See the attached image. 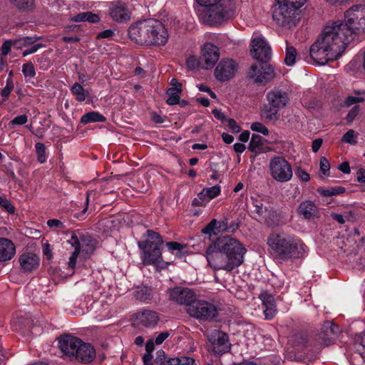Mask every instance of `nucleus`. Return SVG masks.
I'll list each match as a JSON object with an SVG mask.
<instances>
[{
    "mask_svg": "<svg viewBox=\"0 0 365 365\" xmlns=\"http://www.w3.org/2000/svg\"><path fill=\"white\" fill-rule=\"evenodd\" d=\"M267 103L263 105L262 116L268 120H277L279 118V110L289 102L288 93L282 90H273L266 95Z\"/></svg>",
    "mask_w": 365,
    "mask_h": 365,
    "instance_id": "obj_10",
    "label": "nucleus"
},
{
    "mask_svg": "<svg viewBox=\"0 0 365 365\" xmlns=\"http://www.w3.org/2000/svg\"><path fill=\"white\" fill-rule=\"evenodd\" d=\"M96 357V350L90 344L83 342L81 340L79 346L76 351L73 359L84 363L89 364L93 361Z\"/></svg>",
    "mask_w": 365,
    "mask_h": 365,
    "instance_id": "obj_24",
    "label": "nucleus"
},
{
    "mask_svg": "<svg viewBox=\"0 0 365 365\" xmlns=\"http://www.w3.org/2000/svg\"><path fill=\"white\" fill-rule=\"evenodd\" d=\"M339 327L332 322L326 321L322 324L321 331L317 334V340L319 343L323 344L326 346L331 344L334 336L339 332Z\"/></svg>",
    "mask_w": 365,
    "mask_h": 365,
    "instance_id": "obj_21",
    "label": "nucleus"
},
{
    "mask_svg": "<svg viewBox=\"0 0 365 365\" xmlns=\"http://www.w3.org/2000/svg\"><path fill=\"white\" fill-rule=\"evenodd\" d=\"M356 138L355 131L354 130H349L342 136L341 141L350 145H355L357 143Z\"/></svg>",
    "mask_w": 365,
    "mask_h": 365,
    "instance_id": "obj_49",
    "label": "nucleus"
},
{
    "mask_svg": "<svg viewBox=\"0 0 365 365\" xmlns=\"http://www.w3.org/2000/svg\"><path fill=\"white\" fill-rule=\"evenodd\" d=\"M359 113V106H354L347 113L346 120L347 122H352Z\"/></svg>",
    "mask_w": 365,
    "mask_h": 365,
    "instance_id": "obj_56",
    "label": "nucleus"
},
{
    "mask_svg": "<svg viewBox=\"0 0 365 365\" xmlns=\"http://www.w3.org/2000/svg\"><path fill=\"white\" fill-rule=\"evenodd\" d=\"M67 242L74 248V251L69 257L67 269L73 272L80 253L86 256L93 254L96 249L95 241L91 235L76 231L71 233V237Z\"/></svg>",
    "mask_w": 365,
    "mask_h": 365,
    "instance_id": "obj_8",
    "label": "nucleus"
},
{
    "mask_svg": "<svg viewBox=\"0 0 365 365\" xmlns=\"http://www.w3.org/2000/svg\"><path fill=\"white\" fill-rule=\"evenodd\" d=\"M269 169L272 177L280 182L289 181L293 175L292 165L282 156H274L270 160Z\"/></svg>",
    "mask_w": 365,
    "mask_h": 365,
    "instance_id": "obj_11",
    "label": "nucleus"
},
{
    "mask_svg": "<svg viewBox=\"0 0 365 365\" xmlns=\"http://www.w3.org/2000/svg\"><path fill=\"white\" fill-rule=\"evenodd\" d=\"M0 207L9 214H14L16 210L15 207L12 205L11 201L2 196H0Z\"/></svg>",
    "mask_w": 365,
    "mask_h": 365,
    "instance_id": "obj_46",
    "label": "nucleus"
},
{
    "mask_svg": "<svg viewBox=\"0 0 365 365\" xmlns=\"http://www.w3.org/2000/svg\"><path fill=\"white\" fill-rule=\"evenodd\" d=\"M13 326L16 330H21L25 335L34 334L32 329L34 328V321L24 316L18 317L13 320Z\"/></svg>",
    "mask_w": 365,
    "mask_h": 365,
    "instance_id": "obj_26",
    "label": "nucleus"
},
{
    "mask_svg": "<svg viewBox=\"0 0 365 365\" xmlns=\"http://www.w3.org/2000/svg\"><path fill=\"white\" fill-rule=\"evenodd\" d=\"M128 34L131 41L136 43L148 45L146 20L131 25L128 30Z\"/></svg>",
    "mask_w": 365,
    "mask_h": 365,
    "instance_id": "obj_18",
    "label": "nucleus"
},
{
    "mask_svg": "<svg viewBox=\"0 0 365 365\" xmlns=\"http://www.w3.org/2000/svg\"><path fill=\"white\" fill-rule=\"evenodd\" d=\"M317 207L313 201L305 200L302 202L297 209V212L306 220L312 219L317 213Z\"/></svg>",
    "mask_w": 365,
    "mask_h": 365,
    "instance_id": "obj_28",
    "label": "nucleus"
},
{
    "mask_svg": "<svg viewBox=\"0 0 365 365\" xmlns=\"http://www.w3.org/2000/svg\"><path fill=\"white\" fill-rule=\"evenodd\" d=\"M115 35L114 31L112 29H106L98 34L96 38H107L111 39Z\"/></svg>",
    "mask_w": 365,
    "mask_h": 365,
    "instance_id": "obj_59",
    "label": "nucleus"
},
{
    "mask_svg": "<svg viewBox=\"0 0 365 365\" xmlns=\"http://www.w3.org/2000/svg\"><path fill=\"white\" fill-rule=\"evenodd\" d=\"M346 191L345 187L336 186L329 188H319L318 192L324 197H330L344 193Z\"/></svg>",
    "mask_w": 365,
    "mask_h": 365,
    "instance_id": "obj_37",
    "label": "nucleus"
},
{
    "mask_svg": "<svg viewBox=\"0 0 365 365\" xmlns=\"http://www.w3.org/2000/svg\"><path fill=\"white\" fill-rule=\"evenodd\" d=\"M357 33L356 26L348 23L345 18L326 26L309 48L311 58L319 65L338 60Z\"/></svg>",
    "mask_w": 365,
    "mask_h": 365,
    "instance_id": "obj_1",
    "label": "nucleus"
},
{
    "mask_svg": "<svg viewBox=\"0 0 365 365\" xmlns=\"http://www.w3.org/2000/svg\"><path fill=\"white\" fill-rule=\"evenodd\" d=\"M81 340L76 336L66 334L62 336L58 341V346L64 355L73 358L77 348Z\"/></svg>",
    "mask_w": 365,
    "mask_h": 365,
    "instance_id": "obj_22",
    "label": "nucleus"
},
{
    "mask_svg": "<svg viewBox=\"0 0 365 365\" xmlns=\"http://www.w3.org/2000/svg\"><path fill=\"white\" fill-rule=\"evenodd\" d=\"M12 75L13 72L11 71L9 75V77L6 79L5 87L1 91V96L3 98V101H6L9 99L11 92L14 89Z\"/></svg>",
    "mask_w": 365,
    "mask_h": 365,
    "instance_id": "obj_39",
    "label": "nucleus"
},
{
    "mask_svg": "<svg viewBox=\"0 0 365 365\" xmlns=\"http://www.w3.org/2000/svg\"><path fill=\"white\" fill-rule=\"evenodd\" d=\"M14 5L21 11L31 10L34 5V0H11Z\"/></svg>",
    "mask_w": 365,
    "mask_h": 365,
    "instance_id": "obj_42",
    "label": "nucleus"
},
{
    "mask_svg": "<svg viewBox=\"0 0 365 365\" xmlns=\"http://www.w3.org/2000/svg\"><path fill=\"white\" fill-rule=\"evenodd\" d=\"M307 0H276L279 7L272 15L277 25L286 29L294 27L300 20L299 9Z\"/></svg>",
    "mask_w": 365,
    "mask_h": 365,
    "instance_id": "obj_7",
    "label": "nucleus"
},
{
    "mask_svg": "<svg viewBox=\"0 0 365 365\" xmlns=\"http://www.w3.org/2000/svg\"><path fill=\"white\" fill-rule=\"evenodd\" d=\"M345 20L352 26H356L357 31L365 30V4H357L344 13Z\"/></svg>",
    "mask_w": 365,
    "mask_h": 365,
    "instance_id": "obj_15",
    "label": "nucleus"
},
{
    "mask_svg": "<svg viewBox=\"0 0 365 365\" xmlns=\"http://www.w3.org/2000/svg\"><path fill=\"white\" fill-rule=\"evenodd\" d=\"M227 126L232 133H237L240 131L241 128L237 122L232 118H227Z\"/></svg>",
    "mask_w": 365,
    "mask_h": 365,
    "instance_id": "obj_57",
    "label": "nucleus"
},
{
    "mask_svg": "<svg viewBox=\"0 0 365 365\" xmlns=\"http://www.w3.org/2000/svg\"><path fill=\"white\" fill-rule=\"evenodd\" d=\"M40 38L41 37L36 36L22 37L14 41V47L18 49L28 47L36 43Z\"/></svg>",
    "mask_w": 365,
    "mask_h": 365,
    "instance_id": "obj_35",
    "label": "nucleus"
},
{
    "mask_svg": "<svg viewBox=\"0 0 365 365\" xmlns=\"http://www.w3.org/2000/svg\"><path fill=\"white\" fill-rule=\"evenodd\" d=\"M250 128L252 130L262 133L264 135H269V130L268 128L263 125L262 123L259 122H255L252 123L250 125Z\"/></svg>",
    "mask_w": 365,
    "mask_h": 365,
    "instance_id": "obj_50",
    "label": "nucleus"
},
{
    "mask_svg": "<svg viewBox=\"0 0 365 365\" xmlns=\"http://www.w3.org/2000/svg\"><path fill=\"white\" fill-rule=\"evenodd\" d=\"M195 361L194 359L187 356L179 357V365H195Z\"/></svg>",
    "mask_w": 365,
    "mask_h": 365,
    "instance_id": "obj_63",
    "label": "nucleus"
},
{
    "mask_svg": "<svg viewBox=\"0 0 365 365\" xmlns=\"http://www.w3.org/2000/svg\"><path fill=\"white\" fill-rule=\"evenodd\" d=\"M267 243L271 255L281 262L303 259L307 250L300 238L284 232H271Z\"/></svg>",
    "mask_w": 365,
    "mask_h": 365,
    "instance_id": "obj_3",
    "label": "nucleus"
},
{
    "mask_svg": "<svg viewBox=\"0 0 365 365\" xmlns=\"http://www.w3.org/2000/svg\"><path fill=\"white\" fill-rule=\"evenodd\" d=\"M252 201L255 210L252 211V218L258 221H264L269 223L275 216V212L269 206H264L262 200L252 197Z\"/></svg>",
    "mask_w": 365,
    "mask_h": 365,
    "instance_id": "obj_17",
    "label": "nucleus"
},
{
    "mask_svg": "<svg viewBox=\"0 0 365 365\" xmlns=\"http://www.w3.org/2000/svg\"><path fill=\"white\" fill-rule=\"evenodd\" d=\"M296 175L303 182H306L310 180L309 174L301 168L296 170Z\"/></svg>",
    "mask_w": 365,
    "mask_h": 365,
    "instance_id": "obj_58",
    "label": "nucleus"
},
{
    "mask_svg": "<svg viewBox=\"0 0 365 365\" xmlns=\"http://www.w3.org/2000/svg\"><path fill=\"white\" fill-rule=\"evenodd\" d=\"M267 140L257 134H253L248 145V150L255 153V155L265 153L269 148L264 145Z\"/></svg>",
    "mask_w": 365,
    "mask_h": 365,
    "instance_id": "obj_27",
    "label": "nucleus"
},
{
    "mask_svg": "<svg viewBox=\"0 0 365 365\" xmlns=\"http://www.w3.org/2000/svg\"><path fill=\"white\" fill-rule=\"evenodd\" d=\"M247 250L237 240L230 236L218 237L210 244L205 256L209 265L215 270L231 272L243 263Z\"/></svg>",
    "mask_w": 365,
    "mask_h": 365,
    "instance_id": "obj_2",
    "label": "nucleus"
},
{
    "mask_svg": "<svg viewBox=\"0 0 365 365\" xmlns=\"http://www.w3.org/2000/svg\"><path fill=\"white\" fill-rule=\"evenodd\" d=\"M170 297H197L192 289L184 287H175L168 289Z\"/></svg>",
    "mask_w": 365,
    "mask_h": 365,
    "instance_id": "obj_33",
    "label": "nucleus"
},
{
    "mask_svg": "<svg viewBox=\"0 0 365 365\" xmlns=\"http://www.w3.org/2000/svg\"><path fill=\"white\" fill-rule=\"evenodd\" d=\"M297 56V50L293 46H287L284 63L288 66H292L295 63Z\"/></svg>",
    "mask_w": 365,
    "mask_h": 365,
    "instance_id": "obj_40",
    "label": "nucleus"
},
{
    "mask_svg": "<svg viewBox=\"0 0 365 365\" xmlns=\"http://www.w3.org/2000/svg\"><path fill=\"white\" fill-rule=\"evenodd\" d=\"M16 254L14 242L7 238L0 237V262L11 260Z\"/></svg>",
    "mask_w": 365,
    "mask_h": 365,
    "instance_id": "obj_25",
    "label": "nucleus"
},
{
    "mask_svg": "<svg viewBox=\"0 0 365 365\" xmlns=\"http://www.w3.org/2000/svg\"><path fill=\"white\" fill-rule=\"evenodd\" d=\"M43 256L48 260H51L53 258L52 248H51V246L48 243H46L43 246Z\"/></svg>",
    "mask_w": 365,
    "mask_h": 365,
    "instance_id": "obj_62",
    "label": "nucleus"
},
{
    "mask_svg": "<svg viewBox=\"0 0 365 365\" xmlns=\"http://www.w3.org/2000/svg\"><path fill=\"white\" fill-rule=\"evenodd\" d=\"M89 195H90L89 192L86 193L85 207L83 208V210L80 212H77L74 213V215H73V217L77 218L79 220H83L86 218V213L88 210V204H89Z\"/></svg>",
    "mask_w": 365,
    "mask_h": 365,
    "instance_id": "obj_51",
    "label": "nucleus"
},
{
    "mask_svg": "<svg viewBox=\"0 0 365 365\" xmlns=\"http://www.w3.org/2000/svg\"><path fill=\"white\" fill-rule=\"evenodd\" d=\"M200 63V60L197 59L194 56H190L186 60V66L189 70L196 69Z\"/></svg>",
    "mask_w": 365,
    "mask_h": 365,
    "instance_id": "obj_53",
    "label": "nucleus"
},
{
    "mask_svg": "<svg viewBox=\"0 0 365 365\" xmlns=\"http://www.w3.org/2000/svg\"><path fill=\"white\" fill-rule=\"evenodd\" d=\"M166 354L165 352L160 349L156 352V357L155 359V364L156 365H165L166 364Z\"/></svg>",
    "mask_w": 365,
    "mask_h": 365,
    "instance_id": "obj_54",
    "label": "nucleus"
},
{
    "mask_svg": "<svg viewBox=\"0 0 365 365\" xmlns=\"http://www.w3.org/2000/svg\"><path fill=\"white\" fill-rule=\"evenodd\" d=\"M22 73L24 76L34 78L36 76V71L32 62H27L22 66Z\"/></svg>",
    "mask_w": 365,
    "mask_h": 365,
    "instance_id": "obj_47",
    "label": "nucleus"
},
{
    "mask_svg": "<svg viewBox=\"0 0 365 365\" xmlns=\"http://www.w3.org/2000/svg\"><path fill=\"white\" fill-rule=\"evenodd\" d=\"M44 47V45L43 43H36L31 45V47L25 49L22 52V56L24 57H26L30 54L36 53L39 48Z\"/></svg>",
    "mask_w": 365,
    "mask_h": 365,
    "instance_id": "obj_55",
    "label": "nucleus"
},
{
    "mask_svg": "<svg viewBox=\"0 0 365 365\" xmlns=\"http://www.w3.org/2000/svg\"><path fill=\"white\" fill-rule=\"evenodd\" d=\"M27 121L28 116L26 114L17 115L9 123V126L10 128H14L16 125H24Z\"/></svg>",
    "mask_w": 365,
    "mask_h": 365,
    "instance_id": "obj_48",
    "label": "nucleus"
},
{
    "mask_svg": "<svg viewBox=\"0 0 365 365\" xmlns=\"http://www.w3.org/2000/svg\"><path fill=\"white\" fill-rule=\"evenodd\" d=\"M356 180L360 184L365 185V169L361 168L357 171Z\"/></svg>",
    "mask_w": 365,
    "mask_h": 365,
    "instance_id": "obj_64",
    "label": "nucleus"
},
{
    "mask_svg": "<svg viewBox=\"0 0 365 365\" xmlns=\"http://www.w3.org/2000/svg\"><path fill=\"white\" fill-rule=\"evenodd\" d=\"M19 262L24 272H31L39 267L40 257L35 253L26 252L19 256Z\"/></svg>",
    "mask_w": 365,
    "mask_h": 365,
    "instance_id": "obj_23",
    "label": "nucleus"
},
{
    "mask_svg": "<svg viewBox=\"0 0 365 365\" xmlns=\"http://www.w3.org/2000/svg\"><path fill=\"white\" fill-rule=\"evenodd\" d=\"M71 92L75 96L76 100L78 102L84 101L89 93L88 91L85 90L83 86L77 82L73 83L71 86Z\"/></svg>",
    "mask_w": 365,
    "mask_h": 365,
    "instance_id": "obj_34",
    "label": "nucleus"
},
{
    "mask_svg": "<svg viewBox=\"0 0 365 365\" xmlns=\"http://www.w3.org/2000/svg\"><path fill=\"white\" fill-rule=\"evenodd\" d=\"M168 250L178 259L185 257L188 252L187 251V246L185 244H181L178 242L172 241L168 242L165 244Z\"/></svg>",
    "mask_w": 365,
    "mask_h": 365,
    "instance_id": "obj_29",
    "label": "nucleus"
},
{
    "mask_svg": "<svg viewBox=\"0 0 365 365\" xmlns=\"http://www.w3.org/2000/svg\"><path fill=\"white\" fill-rule=\"evenodd\" d=\"M252 57L259 64H252L248 71V77L255 83H264L274 77V70L267 62L271 58V48L264 38H255L251 42Z\"/></svg>",
    "mask_w": 365,
    "mask_h": 365,
    "instance_id": "obj_4",
    "label": "nucleus"
},
{
    "mask_svg": "<svg viewBox=\"0 0 365 365\" xmlns=\"http://www.w3.org/2000/svg\"><path fill=\"white\" fill-rule=\"evenodd\" d=\"M146 239L138 242L140 250V259L144 265H155L163 262L162 247L163 239L160 233L153 230H146Z\"/></svg>",
    "mask_w": 365,
    "mask_h": 365,
    "instance_id": "obj_6",
    "label": "nucleus"
},
{
    "mask_svg": "<svg viewBox=\"0 0 365 365\" xmlns=\"http://www.w3.org/2000/svg\"><path fill=\"white\" fill-rule=\"evenodd\" d=\"M106 118L98 111H90L81 118V123L86 125L90 123H105Z\"/></svg>",
    "mask_w": 365,
    "mask_h": 365,
    "instance_id": "obj_31",
    "label": "nucleus"
},
{
    "mask_svg": "<svg viewBox=\"0 0 365 365\" xmlns=\"http://www.w3.org/2000/svg\"><path fill=\"white\" fill-rule=\"evenodd\" d=\"M109 14L112 19L118 23H125L130 20V12L125 3L113 2L109 7Z\"/></svg>",
    "mask_w": 365,
    "mask_h": 365,
    "instance_id": "obj_19",
    "label": "nucleus"
},
{
    "mask_svg": "<svg viewBox=\"0 0 365 365\" xmlns=\"http://www.w3.org/2000/svg\"><path fill=\"white\" fill-rule=\"evenodd\" d=\"M220 58V51L217 46L211 43L204 44L200 56V63L205 69L212 68Z\"/></svg>",
    "mask_w": 365,
    "mask_h": 365,
    "instance_id": "obj_16",
    "label": "nucleus"
},
{
    "mask_svg": "<svg viewBox=\"0 0 365 365\" xmlns=\"http://www.w3.org/2000/svg\"><path fill=\"white\" fill-rule=\"evenodd\" d=\"M262 307L265 319H271L276 315L277 309L274 298H263Z\"/></svg>",
    "mask_w": 365,
    "mask_h": 365,
    "instance_id": "obj_30",
    "label": "nucleus"
},
{
    "mask_svg": "<svg viewBox=\"0 0 365 365\" xmlns=\"http://www.w3.org/2000/svg\"><path fill=\"white\" fill-rule=\"evenodd\" d=\"M320 170L324 175H329L330 164L325 157H322L319 162Z\"/></svg>",
    "mask_w": 365,
    "mask_h": 365,
    "instance_id": "obj_52",
    "label": "nucleus"
},
{
    "mask_svg": "<svg viewBox=\"0 0 365 365\" xmlns=\"http://www.w3.org/2000/svg\"><path fill=\"white\" fill-rule=\"evenodd\" d=\"M148 33V45L163 46L168 41V34L161 21L149 19H146Z\"/></svg>",
    "mask_w": 365,
    "mask_h": 365,
    "instance_id": "obj_12",
    "label": "nucleus"
},
{
    "mask_svg": "<svg viewBox=\"0 0 365 365\" xmlns=\"http://www.w3.org/2000/svg\"><path fill=\"white\" fill-rule=\"evenodd\" d=\"M202 190L205 193L209 201L217 197L221 192V187L220 185H214L211 187L203 188Z\"/></svg>",
    "mask_w": 365,
    "mask_h": 365,
    "instance_id": "obj_45",
    "label": "nucleus"
},
{
    "mask_svg": "<svg viewBox=\"0 0 365 365\" xmlns=\"http://www.w3.org/2000/svg\"><path fill=\"white\" fill-rule=\"evenodd\" d=\"M133 320L136 326L151 328L158 324L160 319L156 312L144 310L133 315Z\"/></svg>",
    "mask_w": 365,
    "mask_h": 365,
    "instance_id": "obj_20",
    "label": "nucleus"
},
{
    "mask_svg": "<svg viewBox=\"0 0 365 365\" xmlns=\"http://www.w3.org/2000/svg\"><path fill=\"white\" fill-rule=\"evenodd\" d=\"M208 340L211 343L212 351L216 355H222L230 349L229 336L224 332L214 330L208 335Z\"/></svg>",
    "mask_w": 365,
    "mask_h": 365,
    "instance_id": "obj_13",
    "label": "nucleus"
},
{
    "mask_svg": "<svg viewBox=\"0 0 365 365\" xmlns=\"http://www.w3.org/2000/svg\"><path fill=\"white\" fill-rule=\"evenodd\" d=\"M71 21L73 22L87 21L89 23L95 24L100 21V17L98 14H93L91 11H85L72 16Z\"/></svg>",
    "mask_w": 365,
    "mask_h": 365,
    "instance_id": "obj_32",
    "label": "nucleus"
},
{
    "mask_svg": "<svg viewBox=\"0 0 365 365\" xmlns=\"http://www.w3.org/2000/svg\"><path fill=\"white\" fill-rule=\"evenodd\" d=\"M364 101V98H361V97H357V96H348L346 100H345V105L347 106V107H349L354 104H356V103H360V102H363Z\"/></svg>",
    "mask_w": 365,
    "mask_h": 365,
    "instance_id": "obj_60",
    "label": "nucleus"
},
{
    "mask_svg": "<svg viewBox=\"0 0 365 365\" xmlns=\"http://www.w3.org/2000/svg\"><path fill=\"white\" fill-rule=\"evenodd\" d=\"M11 46H14V41L11 40L4 41L1 46V54L8 55L11 50Z\"/></svg>",
    "mask_w": 365,
    "mask_h": 365,
    "instance_id": "obj_61",
    "label": "nucleus"
},
{
    "mask_svg": "<svg viewBox=\"0 0 365 365\" xmlns=\"http://www.w3.org/2000/svg\"><path fill=\"white\" fill-rule=\"evenodd\" d=\"M238 65L232 59L223 58L217 64L215 69V78L221 82H225L233 78L237 70Z\"/></svg>",
    "mask_w": 365,
    "mask_h": 365,
    "instance_id": "obj_14",
    "label": "nucleus"
},
{
    "mask_svg": "<svg viewBox=\"0 0 365 365\" xmlns=\"http://www.w3.org/2000/svg\"><path fill=\"white\" fill-rule=\"evenodd\" d=\"M218 224V221L216 219H212L205 227L202 229V232L203 234L212 235H217L219 233V230H217V226Z\"/></svg>",
    "mask_w": 365,
    "mask_h": 365,
    "instance_id": "obj_41",
    "label": "nucleus"
},
{
    "mask_svg": "<svg viewBox=\"0 0 365 365\" xmlns=\"http://www.w3.org/2000/svg\"><path fill=\"white\" fill-rule=\"evenodd\" d=\"M153 289L151 287L142 284L136 287L133 292L134 297H150L152 294Z\"/></svg>",
    "mask_w": 365,
    "mask_h": 365,
    "instance_id": "obj_43",
    "label": "nucleus"
},
{
    "mask_svg": "<svg viewBox=\"0 0 365 365\" xmlns=\"http://www.w3.org/2000/svg\"><path fill=\"white\" fill-rule=\"evenodd\" d=\"M208 202L209 200L202 190V191L197 194V196L192 200L191 205L193 207H205Z\"/></svg>",
    "mask_w": 365,
    "mask_h": 365,
    "instance_id": "obj_44",
    "label": "nucleus"
},
{
    "mask_svg": "<svg viewBox=\"0 0 365 365\" xmlns=\"http://www.w3.org/2000/svg\"><path fill=\"white\" fill-rule=\"evenodd\" d=\"M182 92V88H169L167 90L166 94L168 98L166 100V103L169 106H175L179 103L180 95Z\"/></svg>",
    "mask_w": 365,
    "mask_h": 365,
    "instance_id": "obj_36",
    "label": "nucleus"
},
{
    "mask_svg": "<svg viewBox=\"0 0 365 365\" xmlns=\"http://www.w3.org/2000/svg\"><path fill=\"white\" fill-rule=\"evenodd\" d=\"M35 149L37 161L41 164L46 163L48 158V155L46 153L45 145L42 143H36L35 144Z\"/></svg>",
    "mask_w": 365,
    "mask_h": 365,
    "instance_id": "obj_38",
    "label": "nucleus"
},
{
    "mask_svg": "<svg viewBox=\"0 0 365 365\" xmlns=\"http://www.w3.org/2000/svg\"><path fill=\"white\" fill-rule=\"evenodd\" d=\"M178 304H184L186 312L192 317L200 319L214 318L217 313L216 307L208 302L197 298H171Z\"/></svg>",
    "mask_w": 365,
    "mask_h": 365,
    "instance_id": "obj_9",
    "label": "nucleus"
},
{
    "mask_svg": "<svg viewBox=\"0 0 365 365\" xmlns=\"http://www.w3.org/2000/svg\"><path fill=\"white\" fill-rule=\"evenodd\" d=\"M235 0H196L206 9L202 13L204 21L210 26L220 24L234 18Z\"/></svg>",
    "mask_w": 365,
    "mask_h": 365,
    "instance_id": "obj_5",
    "label": "nucleus"
}]
</instances>
